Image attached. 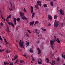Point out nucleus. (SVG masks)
Wrapping results in <instances>:
<instances>
[{"label": "nucleus", "mask_w": 65, "mask_h": 65, "mask_svg": "<svg viewBox=\"0 0 65 65\" xmlns=\"http://www.w3.org/2000/svg\"><path fill=\"white\" fill-rule=\"evenodd\" d=\"M19 44L22 47L24 48L25 45L24 44V42H23V41H21V40L19 42Z\"/></svg>", "instance_id": "7ed1b4c3"}, {"label": "nucleus", "mask_w": 65, "mask_h": 65, "mask_svg": "<svg viewBox=\"0 0 65 65\" xmlns=\"http://www.w3.org/2000/svg\"><path fill=\"white\" fill-rule=\"evenodd\" d=\"M10 65H13V63H11L10 64Z\"/></svg>", "instance_id": "603ef678"}, {"label": "nucleus", "mask_w": 65, "mask_h": 65, "mask_svg": "<svg viewBox=\"0 0 65 65\" xmlns=\"http://www.w3.org/2000/svg\"><path fill=\"white\" fill-rule=\"evenodd\" d=\"M27 31H28V32L29 33H30L31 34V33H32V32H31L30 31V30H29L27 29Z\"/></svg>", "instance_id": "72a5a7b5"}, {"label": "nucleus", "mask_w": 65, "mask_h": 65, "mask_svg": "<svg viewBox=\"0 0 65 65\" xmlns=\"http://www.w3.org/2000/svg\"><path fill=\"white\" fill-rule=\"evenodd\" d=\"M11 15L10 14L9 16H8V17L7 18V19H8L9 18H11Z\"/></svg>", "instance_id": "393cba45"}, {"label": "nucleus", "mask_w": 65, "mask_h": 65, "mask_svg": "<svg viewBox=\"0 0 65 65\" xmlns=\"http://www.w3.org/2000/svg\"><path fill=\"white\" fill-rule=\"evenodd\" d=\"M63 25H64V24L63 23H61V26L62 27H63Z\"/></svg>", "instance_id": "8fccbe9b"}, {"label": "nucleus", "mask_w": 65, "mask_h": 65, "mask_svg": "<svg viewBox=\"0 0 65 65\" xmlns=\"http://www.w3.org/2000/svg\"><path fill=\"white\" fill-rule=\"evenodd\" d=\"M51 47H52V49H53V48H54V46H51Z\"/></svg>", "instance_id": "3c124183"}, {"label": "nucleus", "mask_w": 65, "mask_h": 65, "mask_svg": "<svg viewBox=\"0 0 65 65\" xmlns=\"http://www.w3.org/2000/svg\"><path fill=\"white\" fill-rule=\"evenodd\" d=\"M53 2H51L50 3V4L51 6H53Z\"/></svg>", "instance_id": "7c9ffc66"}, {"label": "nucleus", "mask_w": 65, "mask_h": 65, "mask_svg": "<svg viewBox=\"0 0 65 65\" xmlns=\"http://www.w3.org/2000/svg\"><path fill=\"white\" fill-rule=\"evenodd\" d=\"M38 63L39 64H42V60L41 59H39L38 60Z\"/></svg>", "instance_id": "1a4fd4ad"}, {"label": "nucleus", "mask_w": 65, "mask_h": 65, "mask_svg": "<svg viewBox=\"0 0 65 65\" xmlns=\"http://www.w3.org/2000/svg\"><path fill=\"white\" fill-rule=\"evenodd\" d=\"M58 9H59V8L57 7V10H58Z\"/></svg>", "instance_id": "052dcab7"}, {"label": "nucleus", "mask_w": 65, "mask_h": 65, "mask_svg": "<svg viewBox=\"0 0 65 65\" xmlns=\"http://www.w3.org/2000/svg\"><path fill=\"white\" fill-rule=\"evenodd\" d=\"M9 9L10 11H11L12 10V9H10V8H9Z\"/></svg>", "instance_id": "864d4df0"}, {"label": "nucleus", "mask_w": 65, "mask_h": 65, "mask_svg": "<svg viewBox=\"0 0 65 65\" xmlns=\"http://www.w3.org/2000/svg\"><path fill=\"white\" fill-rule=\"evenodd\" d=\"M16 20L17 21H18V22H19L20 20V18H17L16 19Z\"/></svg>", "instance_id": "bb28decb"}, {"label": "nucleus", "mask_w": 65, "mask_h": 65, "mask_svg": "<svg viewBox=\"0 0 65 65\" xmlns=\"http://www.w3.org/2000/svg\"><path fill=\"white\" fill-rule=\"evenodd\" d=\"M1 25H3V23H2V22L1 23Z\"/></svg>", "instance_id": "5fc2aeb1"}, {"label": "nucleus", "mask_w": 65, "mask_h": 65, "mask_svg": "<svg viewBox=\"0 0 65 65\" xmlns=\"http://www.w3.org/2000/svg\"><path fill=\"white\" fill-rule=\"evenodd\" d=\"M3 38H4L6 44H9V43L7 42V41L6 40V39H5L4 37H3Z\"/></svg>", "instance_id": "dca6fc26"}, {"label": "nucleus", "mask_w": 65, "mask_h": 65, "mask_svg": "<svg viewBox=\"0 0 65 65\" xmlns=\"http://www.w3.org/2000/svg\"><path fill=\"white\" fill-rule=\"evenodd\" d=\"M4 65H7L8 64H9L8 63H7L5 61H4Z\"/></svg>", "instance_id": "a878e982"}, {"label": "nucleus", "mask_w": 65, "mask_h": 65, "mask_svg": "<svg viewBox=\"0 0 65 65\" xmlns=\"http://www.w3.org/2000/svg\"><path fill=\"white\" fill-rule=\"evenodd\" d=\"M23 11H24L25 12H27V11L26 10V9H24V10H23Z\"/></svg>", "instance_id": "a19ab883"}, {"label": "nucleus", "mask_w": 65, "mask_h": 65, "mask_svg": "<svg viewBox=\"0 0 65 65\" xmlns=\"http://www.w3.org/2000/svg\"><path fill=\"white\" fill-rule=\"evenodd\" d=\"M35 32L36 33V34L37 35H38L39 34V30L37 29H36L35 30Z\"/></svg>", "instance_id": "423d86ee"}, {"label": "nucleus", "mask_w": 65, "mask_h": 65, "mask_svg": "<svg viewBox=\"0 0 65 65\" xmlns=\"http://www.w3.org/2000/svg\"><path fill=\"white\" fill-rule=\"evenodd\" d=\"M6 53H7V54H8V53H10V51H9L8 50H7V49H6Z\"/></svg>", "instance_id": "2eb2a0df"}, {"label": "nucleus", "mask_w": 65, "mask_h": 65, "mask_svg": "<svg viewBox=\"0 0 65 65\" xmlns=\"http://www.w3.org/2000/svg\"><path fill=\"white\" fill-rule=\"evenodd\" d=\"M54 39H56V37L55 36H54Z\"/></svg>", "instance_id": "6e6d98bb"}, {"label": "nucleus", "mask_w": 65, "mask_h": 65, "mask_svg": "<svg viewBox=\"0 0 65 65\" xmlns=\"http://www.w3.org/2000/svg\"><path fill=\"white\" fill-rule=\"evenodd\" d=\"M0 14H2V12H1V10H0Z\"/></svg>", "instance_id": "49530a36"}, {"label": "nucleus", "mask_w": 65, "mask_h": 65, "mask_svg": "<svg viewBox=\"0 0 65 65\" xmlns=\"http://www.w3.org/2000/svg\"><path fill=\"white\" fill-rule=\"evenodd\" d=\"M3 19H4V20H3V21H4H4H5V18H4Z\"/></svg>", "instance_id": "13d9d810"}, {"label": "nucleus", "mask_w": 65, "mask_h": 65, "mask_svg": "<svg viewBox=\"0 0 65 65\" xmlns=\"http://www.w3.org/2000/svg\"><path fill=\"white\" fill-rule=\"evenodd\" d=\"M45 61L46 63H48L50 62V60L48 58H46L45 60Z\"/></svg>", "instance_id": "4468645a"}, {"label": "nucleus", "mask_w": 65, "mask_h": 65, "mask_svg": "<svg viewBox=\"0 0 65 65\" xmlns=\"http://www.w3.org/2000/svg\"><path fill=\"white\" fill-rule=\"evenodd\" d=\"M12 35H11V36H12Z\"/></svg>", "instance_id": "69168bd1"}, {"label": "nucleus", "mask_w": 65, "mask_h": 65, "mask_svg": "<svg viewBox=\"0 0 65 65\" xmlns=\"http://www.w3.org/2000/svg\"><path fill=\"white\" fill-rule=\"evenodd\" d=\"M50 63L51 65H55L56 62L52 60V63L51 62H50Z\"/></svg>", "instance_id": "9d476101"}, {"label": "nucleus", "mask_w": 65, "mask_h": 65, "mask_svg": "<svg viewBox=\"0 0 65 65\" xmlns=\"http://www.w3.org/2000/svg\"><path fill=\"white\" fill-rule=\"evenodd\" d=\"M14 58L16 59L18 58V55H15L14 56Z\"/></svg>", "instance_id": "cd10ccee"}, {"label": "nucleus", "mask_w": 65, "mask_h": 65, "mask_svg": "<svg viewBox=\"0 0 65 65\" xmlns=\"http://www.w3.org/2000/svg\"><path fill=\"white\" fill-rule=\"evenodd\" d=\"M15 59H15V58L14 59H12V61H13V60H15Z\"/></svg>", "instance_id": "4d7b16f0"}, {"label": "nucleus", "mask_w": 65, "mask_h": 65, "mask_svg": "<svg viewBox=\"0 0 65 65\" xmlns=\"http://www.w3.org/2000/svg\"><path fill=\"white\" fill-rule=\"evenodd\" d=\"M55 40H51L50 42V44L51 45H53L54 44V42H55Z\"/></svg>", "instance_id": "39448f33"}, {"label": "nucleus", "mask_w": 65, "mask_h": 65, "mask_svg": "<svg viewBox=\"0 0 65 65\" xmlns=\"http://www.w3.org/2000/svg\"><path fill=\"white\" fill-rule=\"evenodd\" d=\"M10 25L12 26V28H14V25L11 22H10Z\"/></svg>", "instance_id": "a211bd4d"}, {"label": "nucleus", "mask_w": 65, "mask_h": 65, "mask_svg": "<svg viewBox=\"0 0 65 65\" xmlns=\"http://www.w3.org/2000/svg\"><path fill=\"white\" fill-rule=\"evenodd\" d=\"M37 43H39V40H38L37 41Z\"/></svg>", "instance_id": "a18cd8bd"}, {"label": "nucleus", "mask_w": 65, "mask_h": 65, "mask_svg": "<svg viewBox=\"0 0 65 65\" xmlns=\"http://www.w3.org/2000/svg\"><path fill=\"white\" fill-rule=\"evenodd\" d=\"M54 17V19H57V18H58V17H57V15H55Z\"/></svg>", "instance_id": "5701e85b"}, {"label": "nucleus", "mask_w": 65, "mask_h": 65, "mask_svg": "<svg viewBox=\"0 0 65 65\" xmlns=\"http://www.w3.org/2000/svg\"><path fill=\"white\" fill-rule=\"evenodd\" d=\"M59 24V21H55L54 23V27H57L58 25Z\"/></svg>", "instance_id": "20e7f679"}, {"label": "nucleus", "mask_w": 65, "mask_h": 65, "mask_svg": "<svg viewBox=\"0 0 65 65\" xmlns=\"http://www.w3.org/2000/svg\"><path fill=\"white\" fill-rule=\"evenodd\" d=\"M20 15L22 19L23 20H28V19L26 18V17L24 15V13H23L22 12H21L20 13Z\"/></svg>", "instance_id": "f257e3e1"}, {"label": "nucleus", "mask_w": 65, "mask_h": 65, "mask_svg": "<svg viewBox=\"0 0 65 65\" xmlns=\"http://www.w3.org/2000/svg\"><path fill=\"white\" fill-rule=\"evenodd\" d=\"M52 26L51 24L50 23H49L48 24V26L49 27H50V26Z\"/></svg>", "instance_id": "4c0bfd02"}, {"label": "nucleus", "mask_w": 65, "mask_h": 65, "mask_svg": "<svg viewBox=\"0 0 65 65\" xmlns=\"http://www.w3.org/2000/svg\"><path fill=\"white\" fill-rule=\"evenodd\" d=\"M48 18L50 20H52V17L50 15H49L48 16Z\"/></svg>", "instance_id": "6ab92c4d"}, {"label": "nucleus", "mask_w": 65, "mask_h": 65, "mask_svg": "<svg viewBox=\"0 0 65 65\" xmlns=\"http://www.w3.org/2000/svg\"><path fill=\"white\" fill-rule=\"evenodd\" d=\"M30 8H31V10H30L31 13H32V15L31 16V18H33L34 17V15H35V13L34 12H33V7L31 6Z\"/></svg>", "instance_id": "f03ea898"}, {"label": "nucleus", "mask_w": 65, "mask_h": 65, "mask_svg": "<svg viewBox=\"0 0 65 65\" xmlns=\"http://www.w3.org/2000/svg\"><path fill=\"white\" fill-rule=\"evenodd\" d=\"M19 62V61H18V59H17L16 60V61L15 62V63H18Z\"/></svg>", "instance_id": "ea45409f"}, {"label": "nucleus", "mask_w": 65, "mask_h": 65, "mask_svg": "<svg viewBox=\"0 0 65 65\" xmlns=\"http://www.w3.org/2000/svg\"><path fill=\"white\" fill-rule=\"evenodd\" d=\"M48 1H51V0H48Z\"/></svg>", "instance_id": "0e129e2a"}, {"label": "nucleus", "mask_w": 65, "mask_h": 65, "mask_svg": "<svg viewBox=\"0 0 65 65\" xmlns=\"http://www.w3.org/2000/svg\"><path fill=\"white\" fill-rule=\"evenodd\" d=\"M35 7L36 9H39V7H38V6L37 5H36L35 6Z\"/></svg>", "instance_id": "b1692460"}, {"label": "nucleus", "mask_w": 65, "mask_h": 65, "mask_svg": "<svg viewBox=\"0 0 65 65\" xmlns=\"http://www.w3.org/2000/svg\"><path fill=\"white\" fill-rule=\"evenodd\" d=\"M61 61V59L59 57H58L57 59V61L59 62V61Z\"/></svg>", "instance_id": "412c9836"}, {"label": "nucleus", "mask_w": 65, "mask_h": 65, "mask_svg": "<svg viewBox=\"0 0 65 65\" xmlns=\"http://www.w3.org/2000/svg\"><path fill=\"white\" fill-rule=\"evenodd\" d=\"M26 34V36L27 37H29V36L28 35H27V34Z\"/></svg>", "instance_id": "de8ad7c7"}, {"label": "nucleus", "mask_w": 65, "mask_h": 65, "mask_svg": "<svg viewBox=\"0 0 65 65\" xmlns=\"http://www.w3.org/2000/svg\"><path fill=\"white\" fill-rule=\"evenodd\" d=\"M34 23V21H32V22H30L29 23L30 25H31L32 26H33V25Z\"/></svg>", "instance_id": "f8f14e48"}, {"label": "nucleus", "mask_w": 65, "mask_h": 65, "mask_svg": "<svg viewBox=\"0 0 65 65\" xmlns=\"http://www.w3.org/2000/svg\"><path fill=\"white\" fill-rule=\"evenodd\" d=\"M47 10H48V9H46V11H47Z\"/></svg>", "instance_id": "680f3d73"}, {"label": "nucleus", "mask_w": 65, "mask_h": 65, "mask_svg": "<svg viewBox=\"0 0 65 65\" xmlns=\"http://www.w3.org/2000/svg\"><path fill=\"white\" fill-rule=\"evenodd\" d=\"M24 57H25V58H27V56H26V55L24 54L23 55Z\"/></svg>", "instance_id": "e433bc0d"}, {"label": "nucleus", "mask_w": 65, "mask_h": 65, "mask_svg": "<svg viewBox=\"0 0 65 65\" xmlns=\"http://www.w3.org/2000/svg\"><path fill=\"white\" fill-rule=\"evenodd\" d=\"M20 63H24V61L22 60H20Z\"/></svg>", "instance_id": "f704fd0d"}, {"label": "nucleus", "mask_w": 65, "mask_h": 65, "mask_svg": "<svg viewBox=\"0 0 65 65\" xmlns=\"http://www.w3.org/2000/svg\"><path fill=\"white\" fill-rule=\"evenodd\" d=\"M30 53H33V50H31V49H30Z\"/></svg>", "instance_id": "473e14b6"}, {"label": "nucleus", "mask_w": 65, "mask_h": 65, "mask_svg": "<svg viewBox=\"0 0 65 65\" xmlns=\"http://www.w3.org/2000/svg\"><path fill=\"white\" fill-rule=\"evenodd\" d=\"M32 61H35V59L34 58H32Z\"/></svg>", "instance_id": "79ce46f5"}, {"label": "nucleus", "mask_w": 65, "mask_h": 65, "mask_svg": "<svg viewBox=\"0 0 65 65\" xmlns=\"http://www.w3.org/2000/svg\"><path fill=\"white\" fill-rule=\"evenodd\" d=\"M25 42H27V43H28V42L27 41H26Z\"/></svg>", "instance_id": "338daca9"}, {"label": "nucleus", "mask_w": 65, "mask_h": 65, "mask_svg": "<svg viewBox=\"0 0 65 65\" xmlns=\"http://www.w3.org/2000/svg\"><path fill=\"white\" fill-rule=\"evenodd\" d=\"M64 59L65 60V55H64Z\"/></svg>", "instance_id": "bf43d9fd"}, {"label": "nucleus", "mask_w": 65, "mask_h": 65, "mask_svg": "<svg viewBox=\"0 0 65 65\" xmlns=\"http://www.w3.org/2000/svg\"><path fill=\"white\" fill-rule=\"evenodd\" d=\"M59 12L60 13L61 15H64V11H63V10H62L60 9L59 10Z\"/></svg>", "instance_id": "0eeeda50"}, {"label": "nucleus", "mask_w": 65, "mask_h": 65, "mask_svg": "<svg viewBox=\"0 0 65 65\" xmlns=\"http://www.w3.org/2000/svg\"><path fill=\"white\" fill-rule=\"evenodd\" d=\"M16 19L15 18H13V19L14 23L15 25H17V22H16Z\"/></svg>", "instance_id": "9b49d317"}, {"label": "nucleus", "mask_w": 65, "mask_h": 65, "mask_svg": "<svg viewBox=\"0 0 65 65\" xmlns=\"http://www.w3.org/2000/svg\"><path fill=\"white\" fill-rule=\"evenodd\" d=\"M37 50H38V54H40L41 53V51L39 49V48H37Z\"/></svg>", "instance_id": "ddd939ff"}, {"label": "nucleus", "mask_w": 65, "mask_h": 65, "mask_svg": "<svg viewBox=\"0 0 65 65\" xmlns=\"http://www.w3.org/2000/svg\"><path fill=\"white\" fill-rule=\"evenodd\" d=\"M0 40H2V38H1V37L0 36Z\"/></svg>", "instance_id": "09e8293b"}, {"label": "nucleus", "mask_w": 65, "mask_h": 65, "mask_svg": "<svg viewBox=\"0 0 65 65\" xmlns=\"http://www.w3.org/2000/svg\"><path fill=\"white\" fill-rule=\"evenodd\" d=\"M10 7H12V4H11V2L10 3Z\"/></svg>", "instance_id": "37998d69"}, {"label": "nucleus", "mask_w": 65, "mask_h": 65, "mask_svg": "<svg viewBox=\"0 0 65 65\" xmlns=\"http://www.w3.org/2000/svg\"><path fill=\"white\" fill-rule=\"evenodd\" d=\"M56 41H57V42L58 43H60V41L59 40V39L58 38H57L56 40Z\"/></svg>", "instance_id": "f3484780"}, {"label": "nucleus", "mask_w": 65, "mask_h": 65, "mask_svg": "<svg viewBox=\"0 0 65 65\" xmlns=\"http://www.w3.org/2000/svg\"><path fill=\"white\" fill-rule=\"evenodd\" d=\"M1 17L2 18H3V17H2V15H1Z\"/></svg>", "instance_id": "e2e57ef3"}, {"label": "nucleus", "mask_w": 65, "mask_h": 65, "mask_svg": "<svg viewBox=\"0 0 65 65\" xmlns=\"http://www.w3.org/2000/svg\"><path fill=\"white\" fill-rule=\"evenodd\" d=\"M30 44V43L29 42H27V43H26L25 44V45H26V46H28Z\"/></svg>", "instance_id": "4be33fe9"}, {"label": "nucleus", "mask_w": 65, "mask_h": 65, "mask_svg": "<svg viewBox=\"0 0 65 65\" xmlns=\"http://www.w3.org/2000/svg\"><path fill=\"white\" fill-rule=\"evenodd\" d=\"M38 23H39V22H38V21H36L35 22V24H38Z\"/></svg>", "instance_id": "58836bf2"}, {"label": "nucleus", "mask_w": 65, "mask_h": 65, "mask_svg": "<svg viewBox=\"0 0 65 65\" xmlns=\"http://www.w3.org/2000/svg\"><path fill=\"white\" fill-rule=\"evenodd\" d=\"M41 29L42 30H43L44 32H45V31H46V29H44L42 28V29L41 28Z\"/></svg>", "instance_id": "c9c22d12"}, {"label": "nucleus", "mask_w": 65, "mask_h": 65, "mask_svg": "<svg viewBox=\"0 0 65 65\" xmlns=\"http://www.w3.org/2000/svg\"><path fill=\"white\" fill-rule=\"evenodd\" d=\"M61 56H62V58H64V55H63V54H61Z\"/></svg>", "instance_id": "c03bdc74"}, {"label": "nucleus", "mask_w": 65, "mask_h": 65, "mask_svg": "<svg viewBox=\"0 0 65 65\" xmlns=\"http://www.w3.org/2000/svg\"><path fill=\"white\" fill-rule=\"evenodd\" d=\"M6 21L8 25H10V22H9V21H8V19H6Z\"/></svg>", "instance_id": "aec40b11"}, {"label": "nucleus", "mask_w": 65, "mask_h": 65, "mask_svg": "<svg viewBox=\"0 0 65 65\" xmlns=\"http://www.w3.org/2000/svg\"><path fill=\"white\" fill-rule=\"evenodd\" d=\"M4 51V49H0V52H2L3 51Z\"/></svg>", "instance_id": "c85d7f7f"}, {"label": "nucleus", "mask_w": 65, "mask_h": 65, "mask_svg": "<svg viewBox=\"0 0 65 65\" xmlns=\"http://www.w3.org/2000/svg\"><path fill=\"white\" fill-rule=\"evenodd\" d=\"M63 65H65V64H63Z\"/></svg>", "instance_id": "774afa93"}, {"label": "nucleus", "mask_w": 65, "mask_h": 65, "mask_svg": "<svg viewBox=\"0 0 65 65\" xmlns=\"http://www.w3.org/2000/svg\"><path fill=\"white\" fill-rule=\"evenodd\" d=\"M43 6H44V7L46 8L47 6V5L46 4H44V5Z\"/></svg>", "instance_id": "2f4dec72"}, {"label": "nucleus", "mask_w": 65, "mask_h": 65, "mask_svg": "<svg viewBox=\"0 0 65 65\" xmlns=\"http://www.w3.org/2000/svg\"><path fill=\"white\" fill-rule=\"evenodd\" d=\"M38 5L41 6V2L40 1H38L37 2Z\"/></svg>", "instance_id": "6e6552de"}, {"label": "nucleus", "mask_w": 65, "mask_h": 65, "mask_svg": "<svg viewBox=\"0 0 65 65\" xmlns=\"http://www.w3.org/2000/svg\"><path fill=\"white\" fill-rule=\"evenodd\" d=\"M7 31L8 32H9V27H7Z\"/></svg>", "instance_id": "c756f323"}]
</instances>
